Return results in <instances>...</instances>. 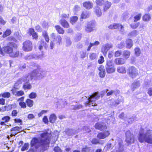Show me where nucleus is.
<instances>
[{
    "mask_svg": "<svg viewBox=\"0 0 152 152\" xmlns=\"http://www.w3.org/2000/svg\"><path fill=\"white\" fill-rule=\"evenodd\" d=\"M143 20L144 21H149L151 19V17L149 14H146L142 17Z\"/></svg>",
    "mask_w": 152,
    "mask_h": 152,
    "instance_id": "79ce46f5",
    "label": "nucleus"
},
{
    "mask_svg": "<svg viewBox=\"0 0 152 152\" xmlns=\"http://www.w3.org/2000/svg\"><path fill=\"white\" fill-rule=\"evenodd\" d=\"M135 54L137 56H139L140 55L141 53L140 49L137 47L136 48L134 49Z\"/></svg>",
    "mask_w": 152,
    "mask_h": 152,
    "instance_id": "5fc2aeb1",
    "label": "nucleus"
},
{
    "mask_svg": "<svg viewBox=\"0 0 152 152\" xmlns=\"http://www.w3.org/2000/svg\"><path fill=\"white\" fill-rule=\"evenodd\" d=\"M29 97L31 99H35L37 97V94L34 92H31L29 95Z\"/></svg>",
    "mask_w": 152,
    "mask_h": 152,
    "instance_id": "e2e57ef3",
    "label": "nucleus"
},
{
    "mask_svg": "<svg viewBox=\"0 0 152 152\" xmlns=\"http://www.w3.org/2000/svg\"><path fill=\"white\" fill-rule=\"evenodd\" d=\"M110 29H120V31L123 34L124 31V27L120 24L114 23L108 26Z\"/></svg>",
    "mask_w": 152,
    "mask_h": 152,
    "instance_id": "9b49d317",
    "label": "nucleus"
},
{
    "mask_svg": "<svg viewBox=\"0 0 152 152\" xmlns=\"http://www.w3.org/2000/svg\"><path fill=\"white\" fill-rule=\"evenodd\" d=\"M16 94L15 95L16 96H22L24 95V92L22 91H17V93H16Z\"/></svg>",
    "mask_w": 152,
    "mask_h": 152,
    "instance_id": "69168bd1",
    "label": "nucleus"
},
{
    "mask_svg": "<svg viewBox=\"0 0 152 152\" xmlns=\"http://www.w3.org/2000/svg\"><path fill=\"white\" fill-rule=\"evenodd\" d=\"M99 42L98 41H96L94 42L93 43L90 42L89 43V45L87 49V51H90L91 48L93 46H94V48H95V47L99 45Z\"/></svg>",
    "mask_w": 152,
    "mask_h": 152,
    "instance_id": "5701e85b",
    "label": "nucleus"
},
{
    "mask_svg": "<svg viewBox=\"0 0 152 152\" xmlns=\"http://www.w3.org/2000/svg\"><path fill=\"white\" fill-rule=\"evenodd\" d=\"M95 127L96 129L100 131L104 130L107 129L106 124L103 122H98L95 125Z\"/></svg>",
    "mask_w": 152,
    "mask_h": 152,
    "instance_id": "4468645a",
    "label": "nucleus"
},
{
    "mask_svg": "<svg viewBox=\"0 0 152 152\" xmlns=\"http://www.w3.org/2000/svg\"><path fill=\"white\" fill-rule=\"evenodd\" d=\"M65 132L66 134L69 136H73L77 133L76 130L72 129H66Z\"/></svg>",
    "mask_w": 152,
    "mask_h": 152,
    "instance_id": "a211bd4d",
    "label": "nucleus"
},
{
    "mask_svg": "<svg viewBox=\"0 0 152 152\" xmlns=\"http://www.w3.org/2000/svg\"><path fill=\"white\" fill-rule=\"evenodd\" d=\"M140 86L139 81H138L133 83L132 85L133 91H134L135 88L139 87Z\"/></svg>",
    "mask_w": 152,
    "mask_h": 152,
    "instance_id": "f704fd0d",
    "label": "nucleus"
},
{
    "mask_svg": "<svg viewBox=\"0 0 152 152\" xmlns=\"http://www.w3.org/2000/svg\"><path fill=\"white\" fill-rule=\"evenodd\" d=\"M10 120V117L8 116H6L1 118V120L5 123H7Z\"/></svg>",
    "mask_w": 152,
    "mask_h": 152,
    "instance_id": "3c124183",
    "label": "nucleus"
},
{
    "mask_svg": "<svg viewBox=\"0 0 152 152\" xmlns=\"http://www.w3.org/2000/svg\"><path fill=\"white\" fill-rule=\"evenodd\" d=\"M32 47V43L29 40L26 41L23 43V49L25 52L31 51Z\"/></svg>",
    "mask_w": 152,
    "mask_h": 152,
    "instance_id": "6e6552de",
    "label": "nucleus"
},
{
    "mask_svg": "<svg viewBox=\"0 0 152 152\" xmlns=\"http://www.w3.org/2000/svg\"><path fill=\"white\" fill-rule=\"evenodd\" d=\"M112 47V45L110 43H107L103 45L102 47V52L103 53L104 55L106 54L108 51Z\"/></svg>",
    "mask_w": 152,
    "mask_h": 152,
    "instance_id": "9d476101",
    "label": "nucleus"
},
{
    "mask_svg": "<svg viewBox=\"0 0 152 152\" xmlns=\"http://www.w3.org/2000/svg\"><path fill=\"white\" fill-rule=\"evenodd\" d=\"M138 34V31L136 30H133L129 33L128 36L129 37H135Z\"/></svg>",
    "mask_w": 152,
    "mask_h": 152,
    "instance_id": "cd10ccee",
    "label": "nucleus"
},
{
    "mask_svg": "<svg viewBox=\"0 0 152 152\" xmlns=\"http://www.w3.org/2000/svg\"><path fill=\"white\" fill-rule=\"evenodd\" d=\"M115 144L116 150L117 152H121L123 151V141L121 139L119 138L117 139L115 142Z\"/></svg>",
    "mask_w": 152,
    "mask_h": 152,
    "instance_id": "0eeeda50",
    "label": "nucleus"
},
{
    "mask_svg": "<svg viewBox=\"0 0 152 152\" xmlns=\"http://www.w3.org/2000/svg\"><path fill=\"white\" fill-rule=\"evenodd\" d=\"M111 102L112 103H110V105L113 108L114 107H116L118 105L120 104L121 101L119 99H117L115 100H112Z\"/></svg>",
    "mask_w": 152,
    "mask_h": 152,
    "instance_id": "412c9836",
    "label": "nucleus"
},
{
    "mask_svg": "<svg viewBox=\"0 0 152 152\" xmlns=\"http://www.w3.org/2000/svg\"><path fill=\"white\" fill-rule=\"evenodd\" d=\"M42 35L45 38L46 41L48 42L49 41V38L46 31H44L42 32Z\"/></svg>",
    "mask_w": 152,
    "mask_h": 152,
    "instance_id": "58836bf2",
    "label": "nucleus"
},
{
    "mask_svg": "<svg viewBox=\"0 0 152 152\" xmlns=\"http://www.w3.org/2000/svg\"><path fill=\"white\" fill-rule=\"evenodd\" d=\"M117 71L118 72L121 73H125L126 72L125 68L123 66L118 67L117 68Z\"/></svg>",
    "mask_w": 152,
    "mask_h": 152,
    "instance_id": "4c0bfd02",
    "label": "nucleus"
},
{
    "mask_svg": "<svg viewBox=\"0 0 152 152\" xmlns=\"http://www.w3.org/2000/svg\"><path fill=\"white\" fill-rule=\"evenodd\" d=\"M56 117L54 114H51L49 118V121L52 123H54L56 119Z\"/></svg>",
    "mask_w": 152,
    "mask_h": 152,
    "instance_id": "c9c22d12",
    "label": "nucleus"
},
{
    "mask_svg": "<svg viewBox=\"0 0 152 152\" xmlns=\"http://www.w3.org/2000/svg\"><path fill=\"white\" fill-rule=\"evenodd\" d=\"M60 23L62 26L64 28H67L69 27L68 23L64 19H61L60 20Z\"/></svg>",
    "mask_w": 152,
    "mask_h": 152,
    "instance_id": "aec40b11",
    "label": "nucleus"
},
{
    "mask_svg": "<svg viewBox=\"0 0 152 152\" xmlns=\"http://www.w3.org/2000/svg\"><path fill=\"white\" fill-rule=\"evenodd\" d=\"M110 134L109 131H105L103 132H100L97 135V137L100 139H103L108 137Z\"/></svg>",
    "mask_w": 152,
    "mask_h": 152,
    "instance_id": "ddd939ff",
    "label": "nucleus"
},
{
    "mask_svg": "<svg viewBox=\"0 0 152 152\" xmlns=\"http://www.w3.org/2000/svg\"><path fill=\"white\" fill-rule=\"evenodd\" d=\"M118 91L117 90H111L107 93V96H109L111 95L113 93H115V94L116 95L117 93H118Z\"/></svg>",
    "mask_w": 152,
    "mask_h": 152,
    "instance_id": "4d7b16f0",
    "label": "nucleus"
},
{
    "mask_svg": "<svg viewBox=\"0 0 152 152\" xmlns=\"http://www.w3.org/2000/svg\"><path fill=\"white\" fill-rule=\"evenodd\" d=\"M139 24L140 23L139 22L137 23H133L130 24V26L132 28L135 29L138 27Z\"/></svg>",
    "mask_w": 152,
    "mask_h": 152,
    "instance_id": "13d9d810",
    "label": "nucleus"
},
{
    "mask_svg": "<svg viewBox=\"0 0 152 152\" xmlns=\"http://www.w3.org/2000/svg\"><path fill=\"white\" fill-rule=\"evenodd\" d=\"M89 12L88 11H83L81 15V19H80V20L82 21V19L88 18L89 17Z\"/></svg>",
    "mask_w": 152,
    "mask_h": 152,
    "instance_id": "4be33fe9",
    "label": "nucleus"
},
{
    "mask_svg": "<svg viewBox=\"0 0 152 152\" xmlns=\"http://www.w3.org/2000/svg\"><path fill=\"white\" fill-rule=\"evenodd\" d=\"M137 119V118L135 115H133L132 117L129 118L128 117L126 118V121L128 122L129 124H131L133 121H135Z\"/></svg>",
    "mask_w": 152,
    "mask_h": 152,
    "instance_id": "393cba45",
    "label": "nucleus"
},
{
    "mask_svg": "<svg viewBox=\"0 0 152 152\" xmlns=\"http://www.w3.org/2000/svg\"><path fill=\"white\" fill-rule=\"evenodd\" d=\"M36 56L35 55H27L25 56V58L26 60H30L32 59H34L36 57Z\"/></svg>",
    "mask_w": 152,
    "mask_h": 152,
    "instance_id": "8fccbe9b",
    "label": "nucleus"
},
{
    "mask_svg": "<svg viewBox=\"0 0 152 152\" xmlns=\"http://www.w3.org/2000/svg\"><path fill=\"white\" fill-rule=\"evenodd\" d=\"M82 107V106L80 104L72 105L71 107V109L74 110H76L81 108Z\"/></svg>",
    "mask_w": 152,
    "mask_h": 152,
    "instance_id": "de8ad7c7",
    "label": "nucleus"
},
{
    "mask_svg": "<svg viewBox=\"0 0 152 152\" xmlns=\"http://www.w3.org/2000/svg\"><path fill=\"white\" fill-rule=\"evenodd\" d=\"M98 70L99 71V77L102 78H104L106 73L104 66L102 65L100 66Z\"/></svg>",
    "mask_w": 152,
    "mask_h": 152,
    "instance_id": "dca6fc26",
    "label": "nucleus"
},
{
    "mask_svg": "<svg viewBox=\"0 0 152 152\" xmlns=\"http://www.w3.org/2000/svg\"><path fill=\"white\" fill-rule=\"evenodd\" d=\"M19 54V51H16L11 52L10 56L11 57L16 58L18 57Z\"/></svg>",
    "mask_w": 152,
    "mask_h": 152,
    "instance_id": "ea45409f",
    "label": "nucleus"
},
{
    "mask_svg": "<svg viewBox=\"0 0 152 152\" xmlns=\"http://www.w3.org/2000/svg\"><path fill=\"white\" fill-rule=\"evenodd\" d=\"M126 141L128 144H131L134 142V137L132 134H131L130 131H127L125 133Z\"/></svg>",
    "mask_w": 152,
    "mask_h": 152,
    "instance_id": "423d86ee",
    "label": "nucleus"
},
{
    "mask_svg": "<svg viewBox=\"0 0 152 152\" xmlns=\"http://www.w3.org/2000/svg\"><path fill=\"white\" fill-rule=\"evenodd\" d=\"M83 5L85 8L89 10L92 8L93 4L90 1H85L83 3Z\"/></svg>",
    "mask_w": 152,
    "mask_h": 152,
    "instance_id": "6ab92c4d",
    "label": "nucleus"
},
{
    "mask_svg": "<svg viewBox=\"0 0 152 152\" xmlns=\"http://www.w3.org/2000/svg\"><path fill=\"white\" fill-rule=\"evenodd\" d=\"M113 63L112 61H108L107 62L106 64L105 65V67L113 66Z\"/></svg>",
    "mask_w": 152,
    "mask_h": 152,
    "instance_id": "052dcab7",
    "label": "nucleus"
},
{
    "mask_svg": "<svg viewBox=\"0 0 152 152\" xmlns=\"http://www.w3.org/2000/svg\"><path fill=\"white\" fill-rule=\"evenodd\" d=\"M111 5V2L108 1H105L104 3V11H105L107 9H108Z\"/></svg>",
    "mask_w": 152,
    "mask_h": 152,
    "instance_id": "2f4dec72",
    "label": "nucleus"
},
{
    "mask_svg": "<svg viewBox=\"0 0 152 152\" xmlns=\"http://www.w3.org/2000/svg\"><path fill=\"white\" fill-rule=\"evenodd\" d=\"M26 102L28 106V107H31L33 106V100L29 99H28L26 100Z\"/></svg>",
    "mask_w": 152,
    "mask_h": 152,
    "instance_id": "37998d69",
    "label": "nucleus"
},
{
    "mask_svg": "<svg viewBox=\"0 0 152 152\" xmlns=\"http://www.w3.org/2000/svg\"><path fill=\"white\" fill-rule=\"evenodd\" d=\"M0 95L4 98H8L10 97L11 94L9 92H6L1 94Z\"/></svg>",
    "mask_w": 152,
    "mask_h": 152,
    "instance_id": "49530a36",
    "label": "nucleus"
},
{
    "mask_svg": "<svg viewBox=\"0 0 152 152\" xmlns=\"http://www.w3.org/2000/svg\"><path fill=\"white\" fill-rule=\"evenodd\" d=\"M119 117L120 118L123 119L125 121H126V118H127V117L125 116V115L124 113H122L119 115Z\"/></svg>",
    "mask_w": 152,
    "mask_h": 152,
    "instance_id": "0e129e2a",
    "label": "nucleus"
},
{
    "mask_svg": "<svg viewBox=\"0 0 152 152\" xmlns=\"http://www.w3.org/2000/svg\"><path fill=\"white\" fill-rule=\"evenodd\" d=\"M95 26L94 21L89 22L88 23L87 26L86 28V31L88 32H90L93 31Z\"/></svg>",
    "mask_w": 152,
    "mask_h": 152,
    "instance_id": "2eb2a0df",
    "label": "nucleus"
},
{
    "mask_svg": "<svg viewBox=\"0 0 152 152\" xmlns=\"http://www.w3.org/2000/svg\"><path fill=\"white\" fill-rule=\"evenodd\" d=\"M11 33V31L10 29H7L3 35V37H5L10 35Z\"/></svg>",
    "mask_w": 152,
    "mask_h": 152,
    "instance_id": "09e8293b",
    "label": "nucleus"
},
{
    "mask_svg": "<svg viewBox=\"0 0 152 152\" xmlns=\"http://www.w3.org/2000/svg\"><path fill=\"white\" fill-rule=\"evenodd\" d=\"M126 45L127 48L130 49L131 48L133 45L132 40L129 39H127L126 41Z\"/></svg>",
    "mask_w": 152,
    "mask_h": 152,
    "instance_id": "b1692460",
    "label": "nucleus"
},
{
    "mask_svg": "<svg viewBox=\"0 0 152 152\" xmlns=\"http://www.w3.org/2000/svg\"><path fill=\"white\" fill-rule=\"evenodd\" d=\"M138 140L141 143L145 142L152 144V130L141 129L139 133Z\"/></svg>",
    "mask_w": 152,
    "mask_h": 152,
    "instance_id": "7ed1b4c3",
    "label": "nucleus"
},
{
    "mask_svg": "<svg viewBox=\"0 0 152 152\" xmlns=\"http://www.w3.org/2000/svg\"><path fill=\"white\" fill-rule=\"evenodd\" d=\"M100 96V94L98 92H95L90 95L88 97V100L85 103L86 106L91 107L96 105L95 101L98 99Z\"/></svg>",
    "mask_w": 152,
    "mask_h": 152,
    "instance_id": "20e7f679",
    "label": "nucleus"
},
{
    "mask_svg": "<svg viewBox=\"0 0 152 152\" xmlns=\"http://www.w3.org/2000/svg\"><path fill=\"white\" fill-rule=\"evenodd\" d=\"M78 19V17L76 16H74L70 18V22L72 24L75 23Z\"/></svg>",
    "mask_w": 152,
    "mask_h": 152,
    "instance_id": "a19ab883",
    "label": "nucleus"
},
{
    "mask_svg": "<svg viewBox=\"0 0 152 152\" xmlns=\"http://www.w3.org/2000/svg\"><path fill=\"white\" fill-rule=\"evenodd\" d=\"M46 45V43L44 40H41L40 42V44L39 46V49L40 50H42L43 47Z\"/></svg>",
    "mask_w": 152,
    "mask_h": 152,
    "instance_id": "864d4df0",
    "label": "nucleus"
},
{
    "mask_svg": "<svg viewBox=\"0 0 152 152\" xmlns=\"http://www.w3.org/2000/svg\"><path fill=\"white\" fill-rule=\"evenodd\" d=\"M107 72L108 73H111L114 72L115 71V69L113 66L105 67Z\"/></svg>",
    "mask_w": 152,
    "mask_h": 152,
    "instance_id": "e433bc0d",
    "label": "nucleus"
},
{
    "mask_svg": "<svg viewBox=\"0 0 152 152\" xmlns=\"http://www.w3.org/2000/svg\"><path fill=\"white\" fill-rule=\"evenodd\" d=\"M81 38V34H78L76 35L75 39L76 41L77 42L80 41Z\"/></svg>",
    "mask_w": 152,
    "mask_h": 152,
    "instance_id": "338daca9",
    "label": "nucleus"
},
{
    "mask_svg": "<svg viewBox=\"0 0 152 152\" xmlns=\"http://www.w3.org/2000/svg\"><path fill=\"white\" fill-rule=\"evenodd\" d=\"M33 65L37 69H35L32 72L28 73L19 79L18 81L20 82L29 83L30 80H32L34 77L40 79L45 76L46 72L45 71H41L39 70V66L38 64L35 63H33Z\"/></svg>",
    "mask_w": 152,
    "mask_h": 152,
    "instance_id": "f257e3e1",
    "label": "nucleus"
},
{
    "mask_svg": "<svg viewBox=\"0 0 152 152\" xmlns=\"http://www.w3.org/2000/svg\"><path fill=\"white\" fill-rule=\"evenodd\" d=\"M55 28L59 34H63L64 33V30L60 26L56 25L55 26Z\"/></svg>",
    "mask_w": 152,
    "mask_h": 152,
    "instance_id": "bb28decb",
    "label": "nucleus"
},
{
    "mask_svg": "<svg viewBox=\"0 0 152 152\" xmlns=\"http://www.w3.org/2000/svg\"><path fill=\"white\" fill-rule=\"evenodd\" d=\"M16 107V105L15 104H9L7 106L4 107V110L9 111L12 110L13 108H14Z\"/></svg>",
    "mask_w": 152,
    "mask_h": 152,
    "instance_id": "c756f323",
    "label": "nucleus"
},
{
    "mask_svg": "<svg viewBox=\"0 0 152 152\" xmlns=\"http://www.w3.org/2000/svg\"><path fill=\"white\" fill-rule=\"evenodd\" d=\"M23 86V88L25 90H29L31 88V85L29 83H24Z\"/></svg>",
    "mask_w": 152,
    "mask_h": 152,
    "instance_id": "7c9ffc66",
    "label": "nucleus"
},
{
    "mask_svg": "<svg viewBox=\"0 0 152 152\" xmlns=\"http://www.w3.org/2000/svg\"><path fill=\"white\" fill-rule=\"evenodd\" d=\"M114 140L113 139L109 140L107 145H106L105 148L107 150H109L110 149L112 148L113 145H112V143H113Z\"/></svg>",
    "mask_w": 152,
    "mask_h": 152,
    "instance_id": "c85d7f7f",
    "label": "nucleus"
},
{
    "mask_svg": "<svg viewBox=\"0 0 152 152\" xmlns=\"http://www.w3.org/2000/svg\"><path fill=\"white\" fill-rule=\"evenodd\" d=\"M39 135L40 136L39 137H33L31 141V146L34 147L36 149L40 147L48 145L50 142L49 137L47 132L40 134Z\"/></svg>",
    "mask_w": 152,
    "mask_h": 152,
    "instance_id": "f03ea898",
    "label": "nucleus"
},
{
    "mask_svg": "<svg viewBox=\"0 0 152 152\" xmlns=\"http://www.w3.org/2000/svg\"><path fill=\"white\" fill-rule=\"evenodd\" d=\"M16 84H17L16 83H15V84L14 87L11 90V91H12V94L13 95H14L15 96L16 94V93L17 92V89L15 87Z\"/></svg>",
    "mask_w": 152,
    "mask_h": 152,
    "instance_id": "680f3d73",
    "label": "nucleus"
},
{
    "mask_svg": "<svg viewBox=\"0 0 152 152\" xmlns=\"http://www.w3.org/2000/svg\"><path fill=\"white\" fill-rule=\"evenodd\" d=\"M95 11L98 17H99L101 16L102 13L101 10L98 6L95 7Z\"/></svg>",
    "mask_w": 152,
    "mask_h": 152,
    "instance_id": "72a5a7b5",
    "label": "nucleus"
},
{
    "mask_svg": "<svg viewBox=\"0 0 152 152\" xmlns=\"http://www.w3.org/2000/svg\"><path fill=\"white\" fill-rule=\"evenodd\" d=\"M130 54L129 51L127 50H124L123 53V56L125 59H126L129 57Z\"/></svg>",
    "mask_w": 152,
    "mask_h": 152,
    "instance_id": "473e14b6",
    "label": "nucleus"
},
{
    "mask_svg": "<svg viewBox=\"0 0 152 152\" xmlns=\"http://www.w3.org/2000/svg\"><path fill=\"white\" fill-rule=\"evenodd\" d=\"M89 57L91 60H94L97 58V56L96 53H93L90 54Z\"/></svg>",
    "mask_w": 152,
    "mask_h": 152,
    "instance_id": "603ef678",
    "label": "nucleus"
},
{
    "mask_svg": "<svg viewBox=\"0 0 152 152\" xmlns=\"http://www.w3.org/2000/svg\"><path fill=\"white\" fill-rule=\"evenodd\" d=\"M29 145L28 143H25L21 149L22 151H24L27 150L28 149Z\"/></svg>",
    "mask_w": 152,
    "mask_h": 152,
    "instance_id": "a18cd8bd",
    "label": "nucleus"
},
{
    "mask_svg": "<svg viewBox=\"0 0 152 152\" xmlns=\"http://www.w3.org/2000/svg\"><path fill=\"white\" fill-rule=\"evenodd\" d=\"M129 72L131 77H135L138 74V71L136 68L134 66L130 67L128 69Z\"/></svg>",
    "mask_w": 152,
    "mask_h": 152,
    "instance_id": "f8f14e48",
    "label": "nucleus"
},
{
    "mask_svg": "<svg viewBox=\"0 0 152 152\" xmlns=\"http://www.w3.org/2000/svg\"><path fill=\"white\" fill-rule=\"evenodd\" d=\"M17 48V45L15 43L12 42H9L7 46L3 48L4 52L10 55L11 52L13 51V48L16 49Z\"/></svg>",
    "mask_w": 152,
    "mask_h": 152,
    "instance_id": "39448f33",
    "label": "nucleus"
},
{
    "mask_svg": "<svg viewBox=\"0 0 152 152\" xmlns=\"http://www.w3.org/2000/svg\"><path fill=\"white\" fill-rule=\"evenodd\" d=\"M50 36L53 39V42H55L57 45H60L62 42V38L60 35H56L55 33H52Z\"/></svg>",
    "mask_w": 152,
    "mask_h": 152,
    "instance_id": "1a4fd4ad",
    "label": "nucleus"
},
{
    "mask_svg": "<svg viewBox=\"0 0 152 152\" xmlns=\"http://www.w3.org/2000/svg\"><path fill=\"white\" fill-rule=\"evenodd\" d=\"M115 62L117 65L123 64L125 63V60L122 58H117L115 60Z\"/></svg>",
    "mask_w": 152,
    "mask_h": 152,
    "instance_id": "a878e982",
    "label": "nucleus"
},
{
    "mask_svg": "<svg viewBox=\"0 0 152 152\" xmlns=\"http://www.w3.org/2000/svg\"><path fill=\"white\" fill-rule=\"evenodd\" d=\"M141 16L142 14L141 13H139L135 16L134 17V22H136L139 20L141 19Z\"/></svg>",
    "mask_w": 152,
    "mask_h": 152,
    "instance_id": "c03bdc74",
    "label": "nucleus"
},
{
    "mask_svg": "<svg viewBox=\"0 0 152 152\" xmlns=\"http://www.w3.org/2000/svg\"><path fill=\"white\" fill-rule=\"evenodd\" d=\"M104 0H96V3L97 5L100 6L104 5Z\"/></svg>",
    "mask_w": 152,
    "mask_h": 152,
    "instance_id": "6e6d98bb",
    "label": "nucleus"
},
{
    "mask_svg": "<svg viewBox=\"0 0 152 152\" xmlns=\"http://www.w3.org/2000/svg\"><path fill=\"white\" fill-rule=\"evenodd\" d=\"M28 34L30 36H32L33 39L37 40L38 38V35L37 33L35 32L34 29L32 28L29 29Z\"/></svg>",
    "mask_w": 152,
    "mask_h": 152,
    "instance_id": "f3484780",
    "label": "nucleus"
},
{
    "mask_svg": "<svg viewBox=\"0 0 152 152\" xmlns=\"http://www.w3.org/2000/svg\"><path fill=\"white\" fill-rule=\"evenodd\" d=\"M124 46V42H121L120 44H118L117 47L121 49L123 48Z\"/></svg>",
    "mask_w": 152,
    "mask_h": 152,
    "instance_id": "774afa93",
    "label": "nucleus"
},
{
    "mask_svg": "<svg viewBox=\"0 0 152 152\" xmlns=\"http://www.w3.org/2000/svg\"><path fill=\"white\" fill-rule=\"evenodd\" d=\"M86 53V51H81L80 53V57L82 58H85Z\"/></svg>",
    "mask_w": 152,
    "mask_h": 152,
    "instance_id": "bf43d9fd",
    "label": "nucleus"
}]
</instances>
